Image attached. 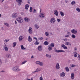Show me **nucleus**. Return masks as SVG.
<instances>
[{"label":"nucleus","mask_w":80,"mask_h":80,"mask_svg":"<svg viewBox=\"0 0 80 80\" xmlns=\"http://www.w3.org/2000/svg\"><path fill=\"white\" fill-rule=\"evenodd\" d=\"M33 55L31 57V58H33Z\"/></svg>","instance_id":"61"},{"label":"nucleus","mask_w":80,"mask_h":80,"mask_svg":"<svg viewBox=\"0 0 80 80\" xmlns=\"http://www.w3.org/2000/svg\"><path fill=\"white\" fill-rule=\"evenodd\" d=\"M59 13L61 15L62 17H63L65 15V13L62 11L60 12Z\"/></svg>","instance_id":"20"},{"label":"nucleus","mask_w":80,"mask_h":80,"mask_svg":"<svg viewBox=\"0 0 80 80\" xmlns=\"http://www.w3.org/2000/svg\"><path fill=\"white\" fill-rule=\"evenodd\" d=\"M55 52H56V53H59V52H63L64 53L65 52V51H63L62 50H56L55 51Z\"/></svg>","instance_id":"14"},{"label":"nucleus","mask_w":80,"mask_h":80,"mask_svg":"<svg viewBox=\"0 0 80 80\" xmlns=\"http://www.w3.org/2000/svg\"><path fill=\"white\" fill-rule=\"evenodd\" d=\"M46 56L47 57H48V58H51V55H49L48 54H47L46 55Z\"/></svg>","instance_id":"36"},{"label":"nucleus","mask_w":80,"mask_h":80,"mask_svg":"<svg viewBox=\"0 0 80 80\" xmlns=\"http://www.w3.org/2000/svg\"><path fill=\"white\" fill-rule=\"evenodd\" d=\"M71 37L73 38H75L76 36L74 34H72L71 36Z\"/></svg>","instance_id":"38"},{"label":"nucleus","mask_w":80,"mask_h":80,"mask_svg":"<svg viewBox=\"0 0 80 80\" xmlns=\"http://www.w3.org/2000/svg\"><path fill=\"white\" fill-rule=\"evenodd\" d=\"M71 32L72 33H74V34H77V31L75 29L71 30Z\"/></svg>","instance_id":"8"},{"label":"nucleus","mask_w":80,"mask_h":80,"mask_svg":"<svg viewBox=\"0 0 80 80\" xmlns=\"http://www.w3.org/2000/svg\"><path fill=\"white\" fill-rule=\"evenodd\" d=\"M32 9H33V8H32V7H30V10H29L30 12H32Z\"/></svg>","instance_id":"40"},{"label":"nucleus","mask_w":80,"mask_h":80,"mask_svg":"<svg viewBox=\"0 0 80 80\" xmlns=\"http://www.w3.org/2000/svg\"><path fill=\"white\" fill-rule=\"evenodd\" d=\"M16 45H17V42H13V47H15V46H16Z\"/></svg>","instance_id":"30"},{"label":"nucleus","mask_w":80,"mask_h":80,"mask_svg":"<svg viewBox=\"0 0 80 80\" xmlns=\"http://www.w3.org/2000/svg\"><path fill=\"white\" fill-rule=\"evenodd\" d=\"M71 75V78L72 80H73L74 79V74L73 73H72Z\"/></svg>","instance_id":"21"},{"label":"nucleus","mask_w":80,"mask_h":80,"mask_svg":"<svg viewBox=\"0 0 80 80\" xmlns=\"http://www.w3.org/2000/svg\"><path fill=\"white\" fill-rule=\"evenodd\" d=\"M16 2L19 3V5H21V3H22V0H16Z\"/></svg>","instance_id":"10"},{"label":"nucleus","mask_w":80,"mask_h":80,"mask_svg":"<svg viewBox=\"0 0 80 80\" xmlns=\"http://www.w3.org/2000/svg\"><path fill=\"white\" fill-rule=\"evenodd\" d=\"M49 43L47 42V41H45L44 43V45H48Z\"/></svg>","instance_id":"29"},{"label":"nucleus","mask_w":80,"mask_h":80,"mask_svg":"<svg viewBox=\"0 0 80 80\" xmlns=\"http://www.w3.org/2000/svg\"><path fill=\"white\" fill-rule=\"evenodd\" d=\"M77 55H78V53L77 52H74V57H77Z\"/></svg>","instance_id":"31"},{"label":"nucleus","mask_w":80,"mask_h":80,"mask_svg":"<svg viewBox=\"0 0 80 80\" xmlns=\"http://www.w3.org/2000/svg\"><path fill=\"white\" fill-rule=\"evenodd\" d=\"M56 67L57 70L60 69V66H59V63H57L56 65Z\"/></svg>","instance_id":"13"},{"label":"nucleus","mask_w":80,"mask_h":80,"mask_svg":"<svg viewBox=\"0 0 80 80\" xmlns=\"http://www.w3.org/2000/svg\"><path fill=\"white\" fill-rule=\"evenodd\" d=\"M65 70L66 72H68L69 71V69L68 67H66L65 68Z\"/></svg>","instance_id":"37"},{"label":"nucleus","mask_w":80,"mask_h":80,"mask_svg":"<svg viewBox=\"0 0 80 80\" xmlns=\"http://www.w3.org/2000/svg\"><path fill=\"white\" fill-rule=\"evenodd\" d=\"M24 20L26 22H28L30 21V18H28L26 17L24 18Z\"/></svg>","instance_id":"11"},{"label":"nucleus","mask_w":80,"mask_h":80,"mask_svg":"<svg viewBox=\"0 0 80 80\" xmlns=\"http://www.w3.org/2000/svg\"><path fill=\"white\" fill-rule=\"evenodd\" d=\"M49 45H51V47H55V44L54 43H51Z\"/></svg>","instance_id":"28"},{"label":"nucleus","mask_w":80,"mask_h":80,"mask_svg":"<svg viewBox=\"0 0 80 80\" xmlns=\"http://www.w3.org/2000/svg\"><path fill=\"white\" fill-rule=\"evenodd\" d=\"M48 50H49V51L52 50V48L51 47V45H49L48 46Z\"/></svg>","instance_id":"17"},{"label":"nucleus","mask_w":80,"mask_h":80,"mask_svg":"<svg viewBox=\"0 0 80 80\" xmlns=\"http://www.w3.org/2000/svg\"><path fill=\"white\" fill-rule=\"evenodd\" d=\"M12 70L14 72H19V71L21 70V69L19 68V67L18 66H15L14 67L12 68Z\"/></svg>","instance_id":"1"},{"label":"nucleus","mask_w":80,"mask_h":80,"mask_svg":"<svg viewBox=\"0 0 80 80\" xmlns=\"http://www.w3.org/2000/svg\"><path fill=\"white\" fill-rule=\"evenodd\" d=\"M69 36V35H67L65 36V37L66 38L68 37Z\"/></svg>","instance_id":"50"},{"label":"nucleus","mask_w":80,"mask_h":80,"mask_svg":"<svg viewBox=\"0 0 80 80\" xmlns=\"http://www.w3.org/2000/svg\"><path fill=\"white\" fill-rule=\"evenodd\" d=\"M56 20H55V19L54 18H51V20H50V22L51 23H54Z\"/></svg>","instance_id":"3"},{"label":"nucleus","mask_w":80,"mask_h":80,"mask_svg":"<svg viewBox=\"0 0 80 80\" xmlns=\"http://www.w3.org/2000/svg\"><path fill=\"white\" fill-rule=\"evenodd\" d=\"M29 33H30L31 35L33 33V31L32 30V28L31 27H30L28 30Z\"/></svg>","instance_id":"6"},{"label":"nucleus","mask_w":80,"mask_h":80,"mask_svg":"<svg viewBox=\"0 0 80 80\" xmlns=\"http://www.w3.org/2000/svg\"><path fill=\"white\" fill-rule=\"evenodd\" d=\"M8 41H9V39H6L4 40V42H5V43H7V42H8Z\"/></svg>","instance_id":"33"},{"label":"nucleus","mask_w":80,"mask_h":80,"mask_svg":"<svg viewBox=\"0 0 80 80\" xmlns=\"http://www.w3.org/2000/svg\"><path fill=\"white\" fill-rule=\"evenodd\" d=\"M28 7H29V5H28V4H26L25 6V9H26V10H28Z\"/></svg>","instance_id":"23"},{"label":"nucleus","mask_w":80,"mask_h":80,"mask_svg":"<svg viewBox=\"0 0 80 80\" xmlns=\"http://www.w3.org/2000/svg\"><path fill=\"white\" fill-rule=\"evenodd\" d=\"M75 66H76V65L72 64V65L71 67H75Z\"/></svg>","instance_id":"47"},{"label":"nucleus","mask_w":80,"mask_h":80,"mask_svg":"<svg viewBox=\"0 0 80 80\" xmlns=\"http://www.w3.org/2000/svg\"><path fill=\"white\" fill-rule=\"evenodd\" d=\"M34 39H35V40H37V38H33Z\"/></svg>","instance_id":"56"},{"label":"nucleus","mask_w":80,"mask_h":80,"mask_svg":"<svg viewBox=\"0 0 80 80\" xmlns=\"http://www.w3.org/2000/svg\"><path fill=\"white\" fill-rule=\"evenodd\" d=\"M41 11H42V9H40V13H41Z\"/></svg>","instance_id":"57"},{"label":"nucleus","mask_w":80,"mask_h":80,"mask_svg":"<svg viewBox=\"0 0 80 80\" xmlns=\"http://www.w3.org/2000/svg\"><path fill=\"white\" fill-rule=\"evenodd\" d=\"M62 47L64 49H65V50H67V47L64 44H62Z\"/></svg>","instance_id":"18"},{"label":"nucleus","mask_w":80,"mask_h":80,"mask_svg":"<svg viewBox=\"0 0 80 80\" xmlns=\"http://www.w3.org/2000/svg\"><path fill=\"white\" fill-rule=\"evenodd\" d=\"M76 10L78 12H79L80 13V9L79 8H76Z\"/></svg>","instance_id":"35"},{"label":"nucleus","mask_w":80,"mask_h":80,"mask_svg":"<svg viewBox=\"0 0 80 80\" xmlns=\"http://www.w3.org/2000/svg\"><path fill=\"white\" fill-rule=\"evenodd\" d=\"M6 57L7 58H11V55L10 54H8L7 55Z\"/></svg>","instance_id":"27"},{"label":"nucleus","mask_w":80,"mask_h":80,"mask_svg":"<svg viewBox=\"0 0 80 80\" xmlns=\"http://www.w3.org/2000/svg\"><path fill=\"white\" fill-rule=\"evenodd\" d=\"M28 41H29V42H31L32 41V39L30 36L28 37Z\"/></svg>","instance_id":"24"},{"label":"nucleus","mask_w":80,"mask_h":80,"mask_svg":"<svg viewBox=\"0 0 80 80\" xmlns=\"http://www.w3.org/2000/svg\"><path fill=\"white\" fill-rule=\"evenodd\" d=\"M67 33H68V34H70V32H67Z\"/></svg>","instance_id":"58"},{"label":"nucleus","mask_w":80,"mask_h":80,"mask_svg":"<svg viewBox=\"0 0 80 80\" xmlns=\"http://www.w3.org/2000/svg\"><path fill=\"white\" fill-rule=\"evenodd\" d=\"M63 40L64 41H65V42H67V38H65V39H63Z\"/></svg>","instance_id":"52"},{"label":"nucleus","mask_w":80,"mask_h":80,"mask_svg":"<svg viewBox=\"0 0 80 80\" xmlns=\"http://www.w3.org/2000/svg\"><path fill=\"white\" fill-rule=\"evenodd\" d=\"M28 3H30V2L28 1Z\"/></svg>","instance_id":"63"},{"label":"nucleus","mask_w":80,"mask_h":80,"mask_svg":"<svg viewBox=\"0 0 80 80\" xmlns=\"http://www.w3.org/2000/svg\"><path fill=\"white\" fill-rule=\"evenodd\" d=\"M3 48H4L6 52H8V48L7 47V45H6V44H5L3 46Z\"/></svg>","instance_id":"9"},{"label":"nucleus","mask_w":80,"mask_h":80,"mask_svg":"<svg viewBox=\"0 0 80 80\" xmlns=\"http://www.w3.org/2000/svg\"><path fill=\"white\" fill-rule=\"evenodd\" d=\"M39 65H40V66H41V67H42V66L43 65V63L40 62H39Z\"/></svg>","instance_id":"26"},{"label":"nucleus","mask_w":80,"mask_h":80,"mask_svg":"<svg viewBox=\"0 0 80 80\" xmlns=\"http://www.w3.org/2000/svg\"><path fill=\"white\" fill-rule=\"evenodd\" d=\"M42 46L41 45L39 46L38 48V50L39 51H40V52H42Z\"/></svg>","instance_id":"7"},{"label":"nucleus","mask_w":80,"mask_h":80,"mask_svg":"<svg viewBox=\"0 0 80 80\" xmlns=\"http://www.w3.org/2000/svg\"><path fill=\"white\" fill-rule=\"evenodd\" d=\"M2 63V60L0 59V65H1V63Z\"/></svg>","instance_id":"53"},{"label":"nucleus","mask_w":80,"mask_h":80,"mask_svg":"<svg viewBox=\"0 0 80 80\" xmlns=\"http://www.w3.org/2000/svg\"><path fill=\"white\" fill-rule=\"evenodd\" d=\"M78 60H80V57H78Z\"/></svg>","instance_id":"55"},{"label":"nucleus","mask_w":80,"mask_h":80,"mask_svg":"<svg viewBox=\"0 0 80 80\" xmlns=\"http://www.w3.org/2000/svg\"><path fill=\"white\" fill-rule=\"evenodd\" d=\"M39 17L41 18H44V17H45V14L44 13H42L40 14Z\"/></svg>","instance_id":"5"},{"label":"nucleus","mask_w":80,"mask_h":80,"mask_svg":"<svg viewBox=\"0 0 80 80\" xmlns=\"http://www.w3.org/2000/svg\"><path fill=\"white\" fill-rule=\"evenodd\" d=\"M54 15H56V16H57V17L58 16V12L57 10H55L54 11Z\"/></svg>","instance_id":"12"},{"label":"nucleus","mask_w":80,"mask_h":80,"mask_svg":"<svg viewBox=\"0 0 80 80\" xmlns=\"http://www.w3.org/2000/svg\"><path fill=\"white\" fill-rule=\"evenodd\" d=\"M15 24H17V21H15Z\"/></svg>","instance_id":"62"},{"label":"nucleus","mask_w":80,"mask_h":80,"mask_svg":"<svg viewBox=\"0 0 80 80\" xmlns=\"http://www.w3.org/2000/svg\"><path fill=\"white\" fill-rule=\"evenodd\" d=\"M32 72V73H35V72H36V71L34 72Z\"/></svg>","instance_id":"64"},{"label":"nucleus","mask_w":80,"mask_h":80,"mask_svg":"<svg viewBox=\"0 0 80 80\" xmlns=\"http://www.w3.org/2000/svg\"><path fill=\"white\" fill-rule=\"evenodd\" d=\"M76 3L75 2V1H73L71 2V4L72 5H75Z\"/></svg>","instance_id":"25"},{"label":"nucleus","mask_w":80,"mask_h":80,"mask_svg":"<svg viewBox=\"0 0 80 80\" xmlns=\"http://www.w3.org/2000/svg\"><path fill=\"white\" fill-rule=\"evenodd\" d=\"M45 35H46V36H47V37H49V35H50V34H49L47 32H45Z\"/></svg>","instance_id":"32"},{"label":"nucleus","mask_w":80,"mask_h":80,"mask_svg":"<svg viewBox=\"0 0 80 80\" xmlns=\"http://www.w3.org/2000/svg\"><path fill=\"white\" fill-rule=\"evenodd\" d=\"M40 80H43V78H42V77L41 76L40 78Z\"/></svg>","instance_id":"49"},{"label":"nucleus","mask_w":80,"mask_h":80,"mask_svg":"<svg viewBox=\"0 0 80 80\" xmlns=\"http://www.w3.org/2000/svg\"><path fill=\"white\" fill-rule=\"evenodd\" d=\"M35 26L37 28V29H38L39 28V26L38 25H37V24H35Z\"/></svg>","instance_id":"39"},{"label":"nucleus","mask_w":80,"mask_h":80,"mask_svg":"<svg viewBox=\"0 0 80 80\" xmlns=\"http://www.w3.org/2000/svg\"><path fill=\"white\" fill-rule=\"evenodd\" d=\"M12 17L13 18H17L18 17V14L17 13H13L12 15Z\"/></svg>","instance_id":"2"},{"label":"nucleus","mask_w":80,"mask_h":80,"mask_svg":"<svg viewBox=\"0 0 80 80\" xmlns=\"http://www.w3.org/2000/svg\"><path fill=\"white\" fill-rule=\"evenodd\" d=\"M43 37H41L40 38H39V39L40 40H43Z\"/></svg>","instance_id":"48"},{"label":"nucleus","mask_w":80,"mask_h":80,"mask_svg":"<svg viewBox=\"0 0 80 80\" xmlns=\"http://www.w3.org/2000/svg\"><path fill=\"white\" fill-rule=\"evenodd\" d=\"M2 30H3V31L4 30V29H3V27L2 28Z\"/></svg>","instance_id":"59"},{"label":"nucleus","mask_w":80,"mask_h":80,"mask_svg":"<svg viewBox=\"0 0 80 80\" xmlns=\"http://www.w3.org/2000/svg\"><path fill=\"white\" fill-rule=\"evenodd\" d=\"M60 75L61 77H65V73L62 72V73H60Z\"/></svg>","instance_id":"16"},{"label":"nucleus","mask_w":80,"mask_h":80,"mask_svg":"<svg viewBox=\"0 0 80 80\" xmlns=\"http://www.w3.org/2000/svg\"><path fill=\"white\" fill-rule=\"evenodd\" d=\"M36 10L35 9H34V10H33L32 12L34 13H36Z\"/></svg>","instance_id":"43"},{"label":"nucleus","mask_w":80,"mask_h":80,"mask_svg":"<svg viewBox=\"0 0 80 80\" xmlns=\"http://www.w3.org/2000/svg\"><path fill=\"white\" fill-rule=\"evenodd\" d=\"M26 62V61H23V62H22V65H23V64H24Z\"/></svg>","instance_id":"45"},{"label":"nucleus","mask_w":80,"mask_h":80,"mask_svg":"<svg viewBox=\"0 0 80 80\" xmlns=\"http://www.w3.org/2000/svg\"><path fill=\"white\" fill-rule=\"evenodd\" d=\"M57 20L58 22H60L61 20L60 19H57Z\"/></svg>","instance_id":"51"},{"label":"nucleus","mask_w":80,"mask_h":80,"mask_svg":"<svg viewBox=\"0 0 80 80\" xmlns=\"http://www.w3.org/2000/svg\"><path fill=\"white\" fill-rule=\"evenodd\" d=\"M26 80H30V79L27 78L26 79ZM31 80H33V78H32Z\"/></svg>","instance_id":"46"},{"label":"nucleus","mask_w":80,"mask_h":80,"mask_svg":"<svg viewBox=\"0 0 80 80\" xmlns=\"http://www.w3.org/2000/svg\"><path fill=\"white\" fill-rule=\"evenodd\" d=\"M21 50H26V48H24L23 45H21Z\"/></svg>","instance_id":"22"},{"label":"nucleus","mask_w":80,"mask_h":80,"mask_svg":"<svg viewBox=\"0 0 80 80\" xmlns=\"http://www.w3.org/2000/svg\"><path fill=\"white\" fill-rule=\"evenodd\" d=\"M1 72H2L3 73H4V72H5V71L4 70L1 71Z\"/></svg>","instance_id":"54"},{"label":"nucleus","mask_w":80,"mask_h":80,"mask_svg":"<svg viewBox=\"0 0 80 80\" xmlns=\"http://www.w3.org/2000/svg\"><path fill=\"white\" fill-rule=\"evenodd\" d=\"M4 25H6L8 27H10V26L8 24L5 22L4 23Z\"/></svg>","instance_id":"34"},{"label":"nucleus","mask_w":80,"mask_h":80,"mask_svg":"<svg viewBox=\"0 0 80 80\" xmlns=\"http://www.w3.org/2000/svg\"><path fill=\"white\" fill-rule=\"evenodd\" d=\"M65 45H70V46H71V45H72V44H71V43H70V42H65Z\"/></svg>","instance_id":"19"},{"label":"nucleus","mask_w":80,"mask_h":80,"mask_svg":"<svg viewBox=\"0 0 80 80\" xmlns=\"http://www.w3.org/2000/svg\"><path fill=\"white\" fill-rule=\"evenodd\" d=\"M40 62V61H36V63H37V64H38L39 65Z\"/></svg>","instance_id":"44"},{"label":"nucleus","mask_w":80,"mask_h":80,"mask_svg":"<svg viewBox=\"0 0 80 80\" xmlns=\"http://www.w3.org/2000/svg\"><path fill=\"white\" fill-rule=\"evenodd\" d=\"M23 39V37L22 36H20L19 38V42H21V41H22Z\"/></svg>","instance_id":"15"},{"label":"nucleus","mask_w":80,"mask_h":80,"mask_svg":"<svg viewBox=\"0 0 80 80\" xmlns=\"http://www.w3.org/2000/svg\"><path fill=\"white\" fill-rule=\"evenodd\" d=\"M35 45H38L39 44V42H38V41H36V42H35Z\"/></svg>","instance_id":"41"},{"label":"nucleus","mask_w":80,"mask_h":80,"mask_svg":"<svg viewBox=\"0 0 80 80\" xmlns=\"http://www.w3.org/2000/svg\"><path fill=\"white\" fill-rule=\"evenodd\" d=\"M40 68H37L36 69V72H39L40 71Z\"/></svg>","instance_id":"42"},{"label":"nucleus","mask_w":80,"mask_h":80,"mask_svg":"<svg viewBox=\"0 0 80 80\" xmlns=\"http://www.w3.org/2000/svg\"><path fill=\"white\" fill-rule=\"evenodd\" d=\"M21 15H23V14H24V13L23 12H21Z\"/></svg>","instance_id":"60"},{"label":"nucleus","mask_w":80,"mask_h":80,"mask_svg":"<svg viewBox=\"0 0 80 80\" xmlns=\"http://www.w3.org/2000/svg\"><path fill=\"white\" fill-rule=\"evenodd\" d=\"M17 21H18L19 23H22L23 20L22 19H21V18H18L17 19Z\"/></svg>","instance_id":"4"}]
</instances>
